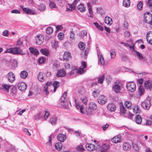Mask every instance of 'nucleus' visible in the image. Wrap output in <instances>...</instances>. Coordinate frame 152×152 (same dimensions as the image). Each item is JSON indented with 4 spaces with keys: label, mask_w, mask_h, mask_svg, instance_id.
<instances>
[{
    "label": "nucleus",
    "mask_w": 152,
    "mask_h": 152,
    "mask_svg": "<svg viewBox=\"0 0 152 152\" xmlns=\"http://www.w3.org/2000/svg\"><path fill=\"white\" fill-rule=\"evenodd\" d=\"M135 54L137 56L138 58L140 60H142L144 58L142 55L137 51H135Z\"/></svg>",
    "instance_id": "46"
},
{
    "label": "nucleus",
    "mask_w": 152,
    "mask_h": 152,
    "mask_svg": "<svg viewBox=\"0 0 152 152\" xmlns=\"http://www.w3.org/2000/svg\"><path fill=\"white\" fill-rule=\"evenodd\" d=\"M126 87L127 90L131 92H134L135 90V84L132 82H129L126 84Z\"/></svg>",
    "instance_id": "3"
},
{
    "label": "nucleus",
    "mask_w": 152,
    "mask_h": 152,
    "mask_svg": "<svg viewBox=\"0 0 152 152\" xmlns=\"http://www.w3.org/2000/svg\"><path fill=\"white\" fill-rule=\"evenodd\" d=\"M98 62L99 63L100 62V64L102 66H103L104 64V57L100 53L98 54Z\"/></svg>",
    "instance_id": "17"
},
{
    "label": "nucleus",
    "mask_w": 152,
    "mask_h": 152,
    "mask_svg": "<svg viewBox=\"0 0 152 152\" xmlns=\"http://www.w3.org/2000/svg\"><path fill=\"white\" fill-rule=\"evenodd\" d=\"M111 58H114L115 57V51L111 50L110 52Z\"/></svg>",
    "instance_id": "57"
},
{
    "label": "nucleus",
    "mask_w": 152,
    "mask_h": 152,
    "mask_svg": "<svg viewBox=\"0 0 152 152\" xmlns=\"http://www.w3.org/2000/svg\"><path fill=\"white\" fill-rule=\"evenodd\" d=\"M62 144L61 142L56 143L55 145V148L58 151L61 150L62 148Z\"/></svg>",
    "instance_id": "36"
},
{
    "label": "nucleus",
    "mask_w": 152,
    "mask_h": 152,
    "mask_svg": "<svg viewBox=\"0 0 152 152\" xmlns=\"http://www.w3.org/2000/svg\"><path fill=\"white\" fill-rule=\"evenodd\" d=\"M146 40L149 44L152 45V32L149 31L147 33Z\"/></svg>",
    "instance_id": "15"
},
{
    "label": "nucleus",
    "mask_w": 152,
    "mask_h": 152,
    "mask_svg": "<svg viewBox=\"0 0 152 152\" xmlns=\"http://www.w3.org/2000/svg\"><path fill=\"white\" fill-rule=\"evenodd\" d=\"M46 31L47 34H50L52 33L53 30L50 27H49L46 28Z\"/></svg>",
    "instance_id": "54"
},
{
    "label": "nucleus",
    "mask_w": 152,
    "mask_h": 152,
    "mask_svg": "<svg viewBox=\"0 0 152 152\" xmlns=\"http://www.w3.org/2000/svg\"><path fill=\"white\" fill-rule=\"evenodd\" d=\"M77 8L80 12H85L86 10L84 5L82 4H80L78 5Z\"/></svg>",
    "instance_id": "35"
},
{
    "label": "nucleus",
    "mask_w": 152,
    "mask_h": 152,
    "mask_svg": "<svg viewBox=\"0 0 152 152\" xmlns=\"http://www.w3.org/2000/svg\"><path fill=\"white\" fill-rule=\"evenodd\" d=\"M107 101V97L104 95H102L100 96L98 99V103L101 104H104Z\"/></svg>",
    "instance_id": "8"
},
{
    "label": "nucleus",
    "mask_w": 152,
    "mask_h": 152,
    "mask_svg": "<svg viewBox=\"0 0 152 152\" xmlns=\"http://www.w3.org/2000/svg\"><path fill=\"white\" fill-rule=\"evenodd\" d=\"M67 93L65 92L61 99V104L64 107L66 108L68 107V105L66 103V95Z\"/></svg>",
    "instance_id": "5"
},
{
    "label": "nucleus",
    "mask_w": 152,
    "mask_h": 152,
    "mask_svg": "<svg viewBox=\"0 0 152 152\" xmlns=\"http://www.w3.org/2000/svg\"><path fill=\"white\" fill-rule=\"evenodd\" d=\"M125 107L129 109H130L131 108L132 103L129 101H127L125 102L124 103Z\"/></svg>",
    "instance_id": "39"
},
{
    "label": "nucleus",
    "mask_w": 152,
    "mask_h": 152,
    "mask_svg": "<svg viewBox=\"0 0 152 152\" xmlns=\"http://www.w3.org/2000/svg\"><path fill=\"white\" fill-rule=\"evenodd\" d=\"M7 77L9 81L11 83H12L15 80V75L12 72H10L8 73Z\"/></svg>",
    "instance_id": "14"
},
{
    "label": "nucleus",
    "mask_w": 152,
    "mask_h": 152,
    "mask_svg": "<svg viewBox=\"0 0 152 152\" xmlns=\"http://www.w3.org/2000/svg\"><path fill=\"white\" fill-rule=\"evenodd\" d=\"M123 4L124 6L128 7L130 5V1L129 0H123Z\"/></svg>",
    "instance_id": "40"
},
{
    "label": "nucleus",
    "mask_w": 152,
    "mask_h": 152,
    "mask_svg": "<svg viewBox=\"0 0 152 152\" xmlns=\"http://www.w3.org/2000/svg\"><path fill=\"white\" fill-rule=\"evenodd\" d=\"M144 20L148 23H151L152 22V15L149 12L145 13L144 15Z\"/></svg>",
    "instance_id": "6"
},
{
    "label": "nucleus",
    "mask_w": 152,
    "mask_h": 152,
    "mask_svg": "<svg viewBox=\"0 0 152 152\" xmlns=\"http://www.w3.org/2000/svg\"><path fill=\"white\" fill-rule=\"evenodd\" d=\"M133 111L134 113L137 114L140 112V110L138 106H135L133 109Z\"/></svg>",
    "instance_id": "55"
},
{
    "label": "nucleus",
    "mask_w": 152,
    "mask_h": 152,
    "mask_svg": "<svg viewBox=\"0 0 152 152\" xmlns=\"http://www.w3.org/2000/svg\"><path fill=\"white\" fill-rule=\"evenodd\" d=\"M78 47L81 50L84 49L85 48V44L83 42H80L78 44Z\"/></svg>",
    "instance_id": "49"
},
{
    "label": "nucleus",
    "mask_w": 152,
    "mask_h": 152,
    "mask_svg": "<svg viewBox=\"0 0 152 152\" xmlns=\"http://www.w3.org/2000/svg\"><path fill=\"white\" fill-rule=\"evenodd\" d=\"M38 9L41 11H43L45 9V5L42 4H41L39 6Z\"/></svg>",
    "instance_id": "51"
},
{
    "label": "nucleus",
    "mask_w": 152,
    "mask_h": 152,
    "mask_svg": "<svg viewBox=\"0 0 152 152\" xmlns=\"http://www.w3.org/2000/svg\"><path fill=\"white\" fill-rule=\"evenodd\" d=\"M59 86L60 83L59 82L56 81L54 82L53 83L52 82H48L46 83V85L44 87L43 91L45 93L46 95H47L49 93L48 90L49 87L54 88V91L55 92L56 89L59 87Z\"/></svg>",
    "instance_id": "2"
},
{
    "label": "nucleus",
    "mask_w": 152,
    "mask_h": 152,
    "mask_svg": "<svg viewBox=\"0 0 152 152\" xmlns=\"http://www.w3.org/2000/svg\"><path fill=\"white\" fill-rule=\"evenodd\" d=\"M143 6V3L141 1H140L137 4V7L140 10H141Z\"/></svg>",
    "instance_id": "56"
},
{
    "label": "nucleus",
    "mask_w": 152,
    "mask_h": 152,
    "mask_svg": "<svg viewBox=\"0 0 152 152\" xmlns=\"http://www.w3.org/2000/svg\"><path fill=\"white\" fill-rule=\"evenodd\" d=\"M40 52L44 55L48 56V51L46 49H42L40 50Z\"/></svg>",
    "instance_id": "45"
},
{
    "label": "nucleus",
    "mask_w": 152,
    "mask_h": 152,
    "mask_svg": "<svg viewBox=\"0 0 152 152\" xmlns=\"http://www.w3.org/2000/svg\"><path fill=\"white\" fill-rule=\"evenodd\" d=\"M123 150L125 151H129L131 149V144L128 142H124L123 144Z\"/></svg>",
    "instance_id": "12"
},
{
    "label": "nucleus",
    "mask_w": 152,
    "mask_h": 152,
    "mask_svg": "<svg viewBox=\"0 0 152 152\" xmlns=\"http://www.w3.org/2000/svg\"><path fill=\"white\" fill-rule=\"evenodd\" d=\"M29 50L31 53L35 55H37L39 53V52L38 50L35 48L32 47H30Z\"/></svg>",
    "instance_id": "29"
},
{
    "label": "nucleus",
    "mask_w": 152,
    "mask_h": 152,
    "mask_svg": "<svg viewBox=\"0 0 152 152\" xmlns=\"http://www.w3.org/2000/svg\"><path fill=\"white\" fill-rule=\"evenodd\" d=\"M9 31L7 30H4L2 33V35L4 36L8 37L9 34Z\"/></svg>",
    "instance_id": "59"
},
{
    "label": "nucleus",
    "mask_w": 152,
    "mask_h": 152,
    "mask_svg": "<svg viewBox=\"0 0 152 152\" xmlns=\"http://www.w3.org/2000/svg\"><path fill=\"white\" fill-rule=\"evenodd\" d=\"M79 1V0H75L72 4H69L68 6L69 8L67 7L66 8V11H69V12L72 11V10H74L75 9L76 5Z\"/></svg>",
    "instance_id": "10"
},
{
    "label": "nucleus",
    "mask_w": 152,
    "mask_h": 152,
    "mask_svg": "<svg viewBox=\"0 0 152 152\" xmlns=\"http://www.w3.org/2000/svg\"><path fill=\"white\" fill-rule=\"evenodd\" d=\"M84 70L83 68H80L77 70V72L78 73L80 74H82L84 73Z\"/></svg>",
    "instance_id": "60"
},
{
    "label": "nucleus",
    "mask_w": 152,
    "mask_h": 152,
    "mask_svg": "<svg viewBox=\"0 0 152 152\" xmlns=\"http://www.w3.org/2000/svg\"><path fill=\"white\" fill-rule=\"evenodd\" d=\"M147 7L152 10V0H148L145 2Z\"/></svg>",
    "instance_id": "43"
},
{
    "label": "nucleus",
    "mask_w": 152,
    "mask_h": 152,
    "mask_svg": "<svg viewBox=\"0 0 152 152\" xmlns=\"http://www.w3.org/2000/svg\"><path fill=\"white\" fill-rule=\"evenodd\" d=\"M80 99L82 102L86 104L88 102V99L86 96L82 95L80 96Z\"/></svg>",
    "instance_id": "34"
},
{
    "label": "nucleus",
    "mask_w": 152,
    "mask_h": 152,
    "mask_svg": "<svg viewBox=\"0 0 152 152\" xmlns=\"http://www.w3.org/2000/svg\"><path fill=\"white\" fill-rule=\"evenodd\" d=\"M108 110L110 111H114L116 110V107L113 103L108 104L107 106Z\"/></svg>",
    "instance_id": "20"
},
{
    "label": "nucleus",
    "mask_w": 152,
    "mask_h": 152,
    "mask_svg": "<svg viewBox=\"0 0 152 152\" xmlns=\"http://www.w3.org/2000/svg\"><path fill=\"white\" fill-rule=\"evenodd\" d=\"M104 21L105 23L108 25H110L112 23V20L111 18L109 17H105Z\"/></svg>",
    "instance_id": "30"
},
{
    "label": "nucleus",
    "mask_w": 152,
    "mask_h": 152,
    "mask_svg": "<svg viewBox=\"0 0 152 152\" xmlns=\"http://www.w3.org/2000/svg\"><path fill=\"white\" fill-rule=\"evenodd\" d=\"M57 118L54 116L50 118L49 122L52 125H55L57 124Z\"/></svg>",
    "instance_id": "19"
},
{
    "label": "nucleus",
    "mask_w": 152,
    "mask_h": 152,
    "mask_svg": "<svg viewBox=\"0 0 152 152\" xmlns=\"http://www.w3.org/2000/svg\"><path fill=\"white\" fill-rule=\"evenodd\" d=\"M77 149L78 151H84V148L83 147V145L80 144L77 146Z\"/></svg>",
    "instance_id": "52"
},
{
    "label": "nucleus",
    "mask_w": 152,
    "mask_h": 152,
    "mask_svg": "<svg viewBox=\"0 0 152 152\" xmlns=\"http://www.w3.org/2000/svg\"><path fill=\"white\" fill-rule=\"evenodd\" d=\"M66 72L63 69H61L59 70L56 74V76L58 77H62L65 76Z\"/></svg>",
    "instance_id": "24"
},
{
    "label": "nucleus",
    "mask_w": 152,
    "mask_h": 152,
    "mask_svg": "<svg viewBox=\"0 0 152 152\" xmlns=\"http://www.w3.org/2000/svg\"><path fill=\"white\" fill-rule=\"evenodd\" d=\"M22 42L21 39H18L17 41L16 44L17 47L13 48H10L7 49L5 52L6 53H10L13 54H20L24 55L25 53H23V50L21 48V47L23 46Z\"/></svg>",
    "instance_id": "1"
},
{
    "label": "nucleus",
    "mask_w": 152,
    "mask_h": 152,
    "mask_svg": "<svg viewBox=\"0 0 152 152\" xmlns=\"http://www.w3.org/2000/svg\"><path fill=\"white\" fill-rule=\"evenodd\" d=\"M121 139V136L120 135H118L117 136L114 137L112 139V141L114 143H117L120 142Z\"/></svg>",
    "instance_id": "22"
},
{
    "label": "nucleus",
    "mask_w": 152,
    "mask_h": 152,
    "mask_svg": "<svg viewBox=\"0 0 152 152\" xmlns=\"http://www.w3.org/2000/svg\"><path fill=\"white\" fill-rule=\"evenodd\" d=\"M87 149L89 151H92L95 148V146L91 144H87L86 145Z\"/></svg>",
    "instance_id": "28"
},
{
    "label": "nucleus",
    "mask_w": 152,
    "mask_h": 152,
    "mask_svg": "<svg viewBox=\"0 0 152 152\" xmlns=\"http://www.w3.org/2000/svg\"><path fill=\"white\" fill-rule=\"evenodd\" d=\"M49 6L50 8H55L56 7L55 4L53 2V0H49Z\"/></svg>",
    "instance_id": "41"
},
{
    "label": "nucleus",
    "mask_w": 152,
    "mask_h": 152,
    "mask_svg": "<svg viewBox=\"0 0 152 152\" xmlns=\"http://www.w3.org/2000/svg\"><path fill=\"white\" fill-rule=\"evenodd\" d=\"M94 24L95 25V26H96V27L98 28V29L101 31H102L103 30V27L99 25L98 23L96 22L94 23Z\"/></svg>",
    "instance_id": "48"
},
{
    "label": "nucleus",
    "mask_w": 152,
    "mask_h": 152,
    "mask_svg": "<svg viewBox=\"0 0 152 152\" xmlns=\"http://www.w3.org/2000/svg\"><path fill=\"white\" fill-rule=\"evenodd\" d=\"M52 46L53 48L56 49L58 47V42L54 41L51 43Z\"/></svg>",
    "instance_id": "42"
},
{
    "label": "nucleus",
    "mask_w": 152,
    "mask_h": 152,
    "mask_svg": "<svg viewBox=\"0 0 152 152\" xmlns=\"http://www.w3.org/2000/svg\"><path fill=\"white\" fill-rule=\"evenodd\" d=\"M45 114L44 115V118L45 120H46L48 118V116L49 115V113L48 111H45Z\"/></svg>",
    "instance_id": "61"
},
{
    "label": "nucleus",
    "mask_w": 152,
    "mask_h": 152,
    "mask_svg": "<svg viewBox=\"0 0 152 152\" xmlns=\"http://www.w3.org/2000/svg\"><path fill=\"white\" fill-rule=\"evenodd\" d=\"M99 93V91L98 90H96L95 91H93V95L94 97H96L97 96Z\"/></svg>",
    "instance_id": "58"
},
{
    "label": "nucleus",
    "mask_w": 152,
    "mask_h": 152,
    "mask_svg": "<svg viewBox=\"0 0 152 152\" xmlns=\"http://www.w3.org/2000/svg\"><path fill=\"white\" fill-rule=\"evenodd\" d=\"M18 86V89L21 91H25L26 88V85L23 82L19 83Z\"/></svg>",
    "instance_id": "11"
},
{
    "label": "nucleus",
    "mask_w": 152,
    "mask_h": 152,
    "mask_svg": "<svg viewBox=\"0 0 152 152\" xmlns=\"http://www.w3.org/2000/svg\"><path fill=\"white\" fill-rule=\"evenodd\" d=\"M141 105L145 109H148L151 106L150 101L148 99H146L141 103Z\"/></svg>",
    "instance_id": "7"
},
{
    "label": "nucleus",
    "mask_w": 152,
    "mask_h": 152,
    "mask_svg": "<svg viewBox=\"0 0 152 152\" xmlns=\"http://www.w3.org/2000/svg\"><path fill=\"white\" fill-rule=\"evenodd\" d=\"M110 147V145L107 144H104L102 146L101 151L105 152L108 150Z\"/></svg>",
    "instance_id": "31"
},
{
    "label": "nucleus",
    "mask_w": 152,
    "mask_h": 152,
    "mask_svg": "<svg viewBox=\"0 0 152 152\" xmlns=\"http://www.w3.org/2000/svg\"><path fill=\"white\" fill-rule=\"evenodd\" d=\"M44 37L41 34L37 35L36 37V44L38 45H40L42 44L44 41Z\"/></svg>",
    "instance_id": "9"
},
{
    "label": "nucleus",
    "mask_w": 152,
    "mask_h": 152,
    "mask_svg": "<svg viewBox=\"0 0 152 152\" xmlns=\"http://www.w3.org/2000/svg\"><path fill=\"white\" fill-rule=\"evenodd\" d=\"M11 86L10 85H7L5 84L2 86V89L6 91L7 92L9 91V88Z\"/></svg>",
    "instance_id": "44"
},
{
    "label": "nucleus",
    "mask_w": 152,
    "mask_h": 152,
    "mask_svg": "<svg viewBox=\"0 0 152 152\" xmlns=\"http://www.w3.org/2000/svg\"><path fill=\"white\" fill-rule=\"evenodd\" d=\"M89 107L90 110H96L97 108L96 104L94 102H91L89 104Z\"/></svg>",
    "instance_id": "23"
},
{
    "label": "nucleus",
    "mask_w": 152,
    "mask_h": 152,
    "mask_svg": "<svg viewBox=\"0 0 152 152\" xmlns=\"http://www.w3.org/2000/svg\"><path fill=\"white\" fill-rule=\"evenodd\" d=\"M71 57L70 53L68 52H65L64 53L63 58L64 60H68Z\"/></svg>",
    "instance_id": "27"
},
{
    "label": "nucleus",
    "mask_w": 152,
    "mask_h": 152,
    "mask_svg": "<svg viewBox=\"0 0 152 152\" xmlns=\"http://www.w3.org/2000/svg\"><path fill=\"white\" fill-rule=\"evenodd\" d=\"M28 75L27 72L25 70L22 71L20 73L21 77L23 79L26 78Z\"/></svg>",
    "instance_id": "38"
},
{
    "label": "nucleus",
    "mask_w": 152,
    "mask_h": 152,
    "mask_svg": "<svg viewBox=\"0 0 152 152\" xmlns=\"http://www.w3.org/2000/svg\"><path fill=\"white\" fill-rule=\"evenodd\" d=\"M124 36L126 38H129L130 36V32L128 31H126L124 33Z\"/></svg>",
    "instance_id": "63"
},
{
    "label": "nucleus",
    "mask_w": 152,
    "mask_h": 152,
    "mask_svg": "<svg viewBox=\"0 0 152 152\" xmlns=\"http://www.w3.org/2000/svg\"><path fill=\"white\" fill-rule=\"evenodd\" d=\"M75 107L77 108L78 109H80V111L82 113H84V112L83 111V106L82 105H80L78 102H77L76 99L75 100Z\"/></svg>",
    "instance_id": "13"
},
{
    "label": "nucleus",
    "mask_w": 152,
    "mask_h": 152,
    "mask_svg": "<svg viewBox=\"0 0 152 152\" xmlns=\"http://www.w3.org/2000/svg\"><path fill=\"white\" fill-rule=\"evenodd\" d=\"M58 39L60 40H63L64 37L63 33L62 32H60L59 33L58 35Z\"/></svg>",
    "instance_id": "53"
},
{
    "label": "nucleus",
    "mask_w": 152,
    "mask_h": 152,
    "mask_svg": "<svg viewBox=\"0 0 152 152\" xmlns=\"http://www.w3.org/2000/svg\"><path fill=\"white\" fill-rule=\"evenodd\" d=\"M75 34L72 31H71L70 34V37L71 39H73L75 38Z\"/></svg>",
    "instance_id": "62"
},
{
    "label": "nucleus",
    "mask_w": 152,
    "mask_h": 152,
    "mask_svg": "<svg viewBox=\"0 0 152 152\" xmlns=\"http://www.w3.org/2000/svg\"><path fill=\"white\" fill-rule=\"evenodd\" d=\"M144 89L143 88L142 86H140L139 88V92L140 93V95L141 96L144 93Z\"/></svg>",
    "instance_id": "50"
},
{
    "label": "nucleus",
    "mask_w": 152,
    "mask_h": 152,
    "mask_svg": "<svg viewBox=\"0 0 152 152\" xmlns=\"http://www.w3.org/2000/svg\"><path fill=\"white\" fill-rule=\"evenodd\" d=\"M120 112L122 114H125L126 113V109L122 104L120 105Z\"/></svg>",
    "instance_id": "32"
},
{
    "label": "nucleus",
    "mask_w": 152,
    "mask_h": 152,
    "mask_svg": "<svg viewBox=\"0 0 152 152\" xmlns=\"http://www.w3.org/2000/svg\"><path fill=\"white\" fill-rule=\"evenodd\" d=\"M66 138V136L65 135L63 134H59L58 135L57 139L58 141L61 142H64Z\"/></svg>",
    "instance_id": "18"
},
{
    "label": "nucleus",
    "mask_w": 152,
    "mask_h": 152,
    "mask_svg": "<svg viewBox=\"0 0 152 152\" xmlns=\"http://www.w3.org/2000/svg\"><path fill=\"white\" fill-rule=\"evenodd\" d=\"M87 6L88 8L89 15V17L93 18V12L91 8V4L90 3H87Z\"/></svg>",
    "instance_id": "37"
},
{
    "label": "nucleus",
    "mask_w": 152,
    "mask_h": 152,
    "mask_svg": "<svg viewBox=\"0 0 152 152\" xmlns=\"http://www.w3.org/2000/svg\"><path fill=\"white\" fill-rule=\"evenodd\" d=\"M105 78V77L104 75L100 76L98 78V83H102Z\"/></svg>",
    "instance_id": "47"
},
{
    "label": "nucleus",
    "mask_w": 152,
    "mask_h": 152,
    "mask_svg": "<svg viewBox=\"0 0 152 152\" xmlns=\"http://www.w3.org/2000/svg\"><path fill=\"white\" fill-rule=\"evenodd\" d=\"M45 74L43 72H39L38 75L37 77L39 80L41 82L44 81L45 79Z\"/></svg>",
    "instance_id": "16"
},
{
    "label": "nucleus",
    "mask_w": 152,
    "mask_h": 152,
    "mask_svg": "<svg viewBox=\"0 0 152 152\" xmlns=\"http://www.w3.org/2000/svg\"><path fill=\"white\" fill-rule=\"evenodd\" d=\"M43 115V114L42 113V112H39L34 115V119L35 120H38L42 118Z\"/></svg>",
    "instance_id": "25"
},
{
    "label": "nucleus",
    "mask_w": 152,
    "mask_h": 152,
    "mask_svg": "<svg viewBox=\"0 0 152 152\" xmlns=\"http://www.w3.org/2000/svg\"><path fill=\"white\" fill-rule=\"evenodd\" d=\"M21 6V7L23 8V11L26 12L27 14L32 15H34V14L35 12H34L33 11L31 10V9H29L28 8H23L22 7L23 6Z\"/></svg>",
    "instance_id": "26"
},
{
    "label": "nucleus",
    "mask_w": 152,
    "mask_h": 152,
    "mask_svg": "<svg viewBox=\"0 0 152 152\" xmlns=\"http://www.w3.org/2000/svg\"><path fill=\"white\" fill-rule=\"evenodd\" d=\"M144 85L145 88L147 89H149L152 87V82L150 80H148L144 83Z\"/></svg>",
    "instance_id": "21"
},
{
    "label": "nucleus",
    "mask_w": 152,
    "mask_h": 152,
    "mask_svg": "<svg viewBox=\"0 0 152 152\" xmlns=\"http://www.w3.org/2000/svg\"><path fill=\"white\" fill-rule=\"evenodd\" d=\"M128 23L126 21H124L123 24V26L124 28L127 29L128 28Z\"/></svg>",
    "instance_id": "64"
},
{
    "label": "nucleus",
    "mask_w": 152,
    "mask_h": 152,
    "mask_svg": "<svg viewBox=\"0 0 152 152\" xmlns=\"http://www.w3.org/2000/svg\"><path fill=\"white\" fill-rule=\"evenodd\" d=\"M135 121L136 123L138 124H140L142 121L141 117L139 115L136 116L135 118Z\"/></svg>",
    "instance_id": "33"
},
{
    "label": "nucleus",
    "mask_w": 152,
    "mask_h": 152,
    "mask_svg": "<svg viewBox=\"0 0 152 152\" xmlns=\"http://www.w3.org/2000/svg\"><path fill=\"white\" fill-rule=\"evenodd\" d=\"M122 84L121 82L115 83L113 87V90L116 93H119L122 88Z\"/></svg>",
    "instance_id": "4"
}]
</instances>
